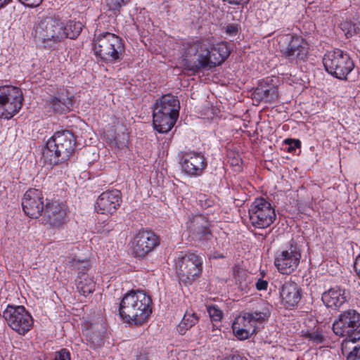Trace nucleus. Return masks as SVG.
<instances>
[{
  "label": "nucleus",
  "instance_id": "f257e3e1",
  "mask_svg": "<svg viewBox=\"0 0 360 360\" xmlns=\"http://www.w3.org/2000/svg\"><path fill=\"white\" fill-rule=\"evenodd\" d=\"M230 51L226 43L214 45L208 39L195 41L188 44L186 51V57L197 56V61L191 64L186 59V68L193 72L201 69L212 68L219 65L229 56Z\"/></svg>",
  "mask_w": 360,
  "mask_h": 360
},
{
  "label": "nucleus",
  "instance_id": "f03ea898",
  "mask_svg": "<svg viewBox=\"0 0 360 360\" xmlns=\"http://www.w3.org/2000/svg\"><path fill=\"white\" fill-rule=\"evenodd\" d=\"M152 300L142 290H131L121 300L118 314L124 322L141 325L152 313Z\"/></svg>",
  "mask_w": 360,
  "mask_h": 360
},
{
  "label": "nucleus",
  "instance_id": "7ed1b4c3",
  "mask_svg": "<svg viewBox=\"0 0 360 360\" xmlns=\"http://www.w3.org/2000/svg\"><path fill=\"white\" fill-rule=\"evenodd\" d=\"M75 147V139L71 131H57L47 141L43 155L51 165H56L68 160Z\"/></svg>",
  "mask_w": 360,
  "mask_h": 360
},
{
  "label": "nucleus",
  "instance_id": "20e7f679",
  "mask_svg": "<svg viewBox=\"0 0 360 360\" xmlns=\"http://www.w3.org/2000/svg\"><path fill=\"white\" fill-rule=\"evenodd\" d=\"M65 24L59 20L46 17L34 27L33 34L35 40L45 48L54 49L67 39Z\"/></svg>",
  "mask_w": 360,
  "mask_h": 360
},
{
  "label": "nucleus",
  "instance_id": "39448f33",
  "mask_svg": "<svg viewBox=\"0 0 360 360\" xmlns=\"http://www.w3.org/2000/svg\"><path fill=\"white\" fill-rule=\"evenodd\" d=\"M94 53L105 63H115L121 59L124 47L120 37L110 32L97 35L94 39Z\"/></svg>",
  "mask_w": 360,
  "mask_h": 360
},
{
  "label": "nucleus",
  "instance_id": "423d86ee",
  "mask_svg": "<svg viewBox=\"0 0 360 360\" xmlns=\"http://www.w3.org/2000/svg\"><path fill=\"white\" fill-rule=\"evenodd\" d=\"M275 41L276 48L289 61L297 62L307 58L309 46L302 37L291 34H281Z\"/></svg>",
  "mask_w": 360,
  "mask_h": 360
},
{
  "label": "nucleus",
  "instance_id": "0eeeda50",
  "mask_svg": "<svg viewBox=\"0 0 360 360\" xmlns=\"http://www.w3.org/2000/svg\"><path fill=\"white\" fill-rule=\"evenodd\" d=\"M175 266L179 279L191 285L202 273V257L194 252H181L175 259Z\"/></svg>",
  "mask_w": 360,
  "mask_h": 360
},
{
  "label": "nucleus",
  "instance_id": "6e6552de",
  "mask_svg": "<svg viewBox=\"0 0 360 360\" xmlns=\"http://www.w3.org/2000/svg\"><path fill=\"white\" fill-rule=\"evenodd\" d=\"M326 70L339 79H346L354 65L349 54L340 49L328 51L323 56Z\"/></svg>",
  "mask_w": 360,
  "mask_h": 360
},
{
  "label": "nucleus",
  "instance_id": "1a4fd4ad",
  "mask_svg": "<svg viewBox=\"0 0 360 360\" xmlns=\"http://www.w3.org/2000/svg\"><path fill=\"white\" fill-rule=\"evenodd\" d=\"M66 264L72 270L79 271L76 286L79 293L84 296L92 293L95 290V282L93 277L86 272L91 266L90 261L75 253L74 255L67 257Z\"/></svg>",
  "mask_w": 360,
  "mask_h": 360
},
{
  "label": "nucleus",
  "instance_id": "9d476101",
  "mask_svg": "<svg viewBox=\"0 0 360 360\" xmlns=\"http://www.w3.org/2000/svg\"><path fill=\"white\" fill-rule=\"evenodd\" d=\"M22 94L13 86H0V117L10 119L21 108Z\"/></svg>",
  "mask_w": 360,
  "mask_h": 360
},
{
  "label": "nucleus",
  "instance_id": "9b49d317",
  "mask_svg": "<svg viewBox=\"0 0 360 360\" xmlns=\"http://www.w3.org/2000/svg\"><path fill=\"white\" fill-rule=\"evenodd\" d=\"M248 212L250 224L255 228H267L276 219L274 209L264 198L256 199L249 208Z\"/></svg>",
  "mask_w": 360,
  "mask_h": 360
},
{
  "label": "nucleus",
  "instance_id": "f8f14e48",
  "mask_svg": "<svg viewBox=\"0 0 360 360\" xmlns=\"http://www.w3.org/2000/svg\"><path fill=\"white\" fill-rule=\"evenodd\" d=\"M300 259V248L291 243L285 249L276 254L274 264L280 273L290 274L297 269Z\"/></svg>",
  "mask_w": 360,
  "mask_h": 360
},
{
  "label": "nucleus",
  "instance_id": "ddd939ff",
  "mask_svg": "<svg viewBox=\"0 0 360 360\" xmlns=\"http://www.w3.org/2000/svg\"><path fill=\"white\" fill-rule=\"evenodd\" d=\"M160 244L159 238L153 232L139 231L132 241V253L136 257H144Z\"/></svg>",
  "mask_w": 360,
  "mask_h": 360
},
{
  "label": "nucleus",
  "instance_id": "4468645a",
  "mask_svg": "<svg viewBox=\"0 0 360 360\" xmlns=\"http://www.w3.org/2000/svg\"><path fill=\"white\" fill-rule=\"evenodd\" d=\"M360 328V314L355 309L342 311L333 323V333L340 337H344L349 331Z\"/></svg>",
  "mask_w": 360,
  "mask_h": 360
},
{
  "label": "nucleus",
  "instance_id": "2eb2a0df",
  "mask_svg": "<svg viewBox=\"0 0 360 360\" xmlns=\"http://www.w3.org/2000/svg\"><path fill=\"white\" fill-rule=\"evenodd\" d=\"M180 164L182 170L188 175L193 176H200L207 167V162L204 155L201 153L195 151L184 153Z\"/></svg>",
  "mask_w": 360,
  "mask_h": 360
},
{
  "label": "nucleus",
  "instance_id": "dca6fc26",
  "mask_svg": "<svg viewBox=\"0 0 360 360\" xmlns=\"http://www.w3.org/2000/svg\"><path fill=\"white\" fill-rule=\"evenodd\" d=\"M121 202V193L118 190L106 191L98 197L95 210L101 214H112L120 206Z\"/></svg>",
  "mask_w": 360,
  "mask_h": 360
},
{
  "label": "nucleus",
  "instance_id": "f3484780",
  "mask_svg": "<svg viewBox=\"0 0 360 360\" xmlns=\"http://www.w3.org/2000/svg\"><path fill=\"white\" fill-rule=\"evenodd\" d=\"M210 226V222L204 216H194L188 221L189 236L195 241L210 240L212 236Z\"/></svg>",
  "mask_w": 360,
  "mask_h": 360
},
{
  "label": "nucleus",
  "instance_id": "a211bd4d",
  "mask_svg": "<svg viewBox=\"0 0 360 360\" xmlns=\"http://www.w3.org/2000/svg\"><path fill=\"white\" fill-rule=\"evenodd\" d=\"M66 206L58 201L46 203L44 209V220L45 224L54 228H59L65 221Z\"/></svg>",
  "mask_w": 360,
  "mask_h": 360
},
{
  "label": "nucleus",
  "instance_id": "6ab92c4d",
  "mask_svg": "<svg viewBox=\"0 0 360 360\" xmlns=\"http://www.w3.org/2000/svg\"><path fill=\"white\" fill-rule=\"evenodd\" d=\"M44 210L41 192L30 188L24 194V213L29 217L36 219Z\"/></svg>",
  "mask_w": 360,
  "mask_h": 360
},
{
  "label": "nucleus",
  "instance_id": "aec40b11",
  "mask_svg": "<svg viewBox=\"0 0 360 360\" xmlns=\"http://www.w3.org/2000/svg\"><path fill=\"white\" fill-rule=\"evenodd\" d=\"M252 319L246 312H242L235 318L232 329L234 335L239 340H247L256 332L257 326Z\"/></svg>",
  "mask_w": 360,
  "mask_h": 360
},
{
  "label": "nucleus",
  "instance_id": "412c9836",
  "mask_svg": "<svg viewBox=\"0 0 360 360\" xmlns=\"http://www.w3.org/2000/svg\"><path fill=\"white\" fill-rule=\"evenodd\" d=\"M48 104L53 111L58 113H66L72 107V96L67 90L63 89L52 96L48 101Z\"/></svg>",
  "mask_w": 360,
  "mask_h": 360
},
{
  "label": "nucleus",
  "instance_id": "4be33fe9",
  "mask_svg": "<svg viewBox=\"0 0 360 360\" xmlns=\"http://www.w3.org/2000/svg\"><path fill=\"white\" fill-rule=\"evenodd\" d=\"M321 300L328 308L337 309L347 301V297L344 288L335 286L323 292Z\"/></svg>",
  "mask_w": 360,
  "mask_h": 360
},
{
  "label": "nucleus",
  "instance_id": "5701e85b",
  "mask_svg": "<svg viewBox=\"0 0 360 360\" xmlns=\"http://www.w3.org/2000/svg\"><path fill=\"white\" fill-rule=\"evenodd\" d=\"M179 109L180 104L177 98L172 94H166L157 101L153 112H164L178 117Z\"/></svg>",
  "mask_w": 360,
  "mask_h": 360
},
{
  "label": "nucleus",
  "instance_id": "b1692460",
  "mask_svg": "<svg viewBox=\"0 0 360 360\" xmlns=\"http://www.w3.org/2000/svg\"><path fill=\"white\" fill-rule=\"evenodd\" d=\"M3 316L8 325L18 333L22 332V306L8 304Z\"/></svg>",
  "mask_w": 360,
  "mask_h": 360
},
{
  "label": "nucleus",
  "instance_id": "393cba45",
  "mask_svg": "<svg viewBox=\"0 0 360 360\" xmlns=\"http://www.w3.org/2000/svg\"><path fill=\"white\" fill-rule=\"evenodd\" d=\"M280 295L287 307H294L300 300V289L295 282H285L281 288Z\"/></svg>",
  "mask_w": 360,
  "mask_h": 360
},
{
  "label": "nucleus",
  "instance_id": "a878e982",
  "mask_svg": "<svg viewBox=\"0 0 360 360\" xmlns=\"http://www.w3.org/2000/svg\"><path fill=\"white\" fill-rule=\"evenodd\" d=\"M254 98L262 102H274L278 96V89L273 84L262 82L253 92Z\"/></svg>",
  "mask_w": 360,
  "mask_h": 360
},
{
  "label": "nucleus",
  "instance_id": "bb28decb",
  "mask_svg": "<svg viewBox=\"0 0 360 360\" xmlns=\"http://www.w3.org/2000/svg\"><path fill=\"white\" fill-rule=\"evenodd\" d=\"M153 122L154 128L159 133H167L171 130L176 123L178 117L164 114V112L153 113Z\"/></svg>",
  "mask_w": 360,
  "mask_h": 360
},
{
  "label": "nucleus",
  "instance_id": "cd10ccee",
  "mask_svg": "<svg viewBox=\"0 0 360 360\" xmlns=\"http://www.w3.org/2000/svg\"><path fill=\"white\" fill-rule=\"evenodd\" d=\"M270 308L271 306L268 303L262 302L255 310L246 313L250 315L256 325L257 323H262L268 320L271 314Z\"/></svg>",
  "mask_w": 360,
  "mask_h": 360
},
{
  "label": "nucleus",
  "instance_id": "c85d7f7f",
  "mask_svg": "<svg viewBox=\"0 0 360 360\" xmlns=\"http://www.w3.org/2000/svg\"><path fill=\"white\" fill-rule=\"evenodd\" d=\"M345 339L342 343V349L344 352L347 349H350V344H356L354 347H360V328L354 329V331H349L348 334L344 336Z\"/></svg>",
  "mask_w": 360,
  "mask_h": 360
},
{
  "label": "nucleus",
  "instance_id": "c756f323",
  "mask_svg": "<svg viewBox=\"0 0 360 360\" xmlns=\"http://www.w3.org/2000/svg\"><path fill=\"white\" fill-rule=\"evenodd\" d=\"M83 25L78 21L70 20L65 25L67 38L75 39L82 32Z\"/></svg>",
  "mask_w": 360,
  "mask_h": 360
},
{
  "label": "nucleus",
  "instance_id": "7c9ffc66",
  "mask_svg": "<svg viewBox=\"0 0 360 360\" xmlns=\"http://www.w3.org/2000/svg\"><path fill=\"white\" fill-rule=\"evenodd\" d=\"M198 321V316L191 311H186L183 317L179 328L181 333H184V330L193 326Z\"/></svg>",
  "mask_w": 360,
  "mask_h": 360
},
{
  "label": "nucleus",
  "instance_id": "2f4dec72",
  "mask_svg": "<svg viewBox=\"0 0 360 360\" xmlns=\"http://www.w3.org/2000/svg\"><path fill=\"white\" fill-rule=\"evenodd\" d=\"M302 336L315 345L322 343L324 340L323 334L318 330L311 332H302Z\"/></svg>",
  "mask_w": 360,
  "mask_h": 360
},
{
  "label": "nucleus",
  "instance_id": "473e14b6",
  "mask_svg": "<svg viewBox=\"0 0 360 360\" xmlns=\"http://www.w3.org/2000/svg\"><path fill=\"white\" fill-rule=\"evenodd\" d=\"M341 29L345 32V35L349 37L355 33L360 32V26H357L356 23L349 21L343 22L340 24Z\"/></svg>",
  "mask_w": 360,
  "mask_h": 360
},
{
  "label": "nucleus",
  "instance_id": "72a5a7b5",
  "mask_svg": "<svg viewBox=\"0 0 360 360\" xmlns=\"http://www.w3.org/2000/svg\"><path fill=\"white\" fill-rule=\"evenodd\" d=\"M129 1V0H105L106 6L114 13L119 12L120 9L127 5Z\"/></svg>",
  "mask_w": 360,
  "mask_h": 360
},
{
  "label": "nucleus",
  "instance_id": "f704fd0d",
  "mask_svg": "<svg viewBox=\"0 0 360 360\" xmlns=\"http://www.w3.org/2000/svg\"><path fill=\"white\" fill-rule=\"evenodd\" d=\"M207 312L213 321H219L222 319V311L215 305L208 306Z\"/></svg>",
  "mask_w": 360,
  "mask_h": 360
},
{
  "label": "nucleus",
  "instance_id": "c9c22d12",
  "mask_svg": "<svg viewBox=\"0 0 360 360\" xmlns=\"http://www.w3.org/2000/svg\"><path fill=\"white\" fill-rule=\"evenodd\" d=\"M129 140L128 134L122 132L121 134H118L116 136L112 142L116 147L120 149H122L127 147V143Z\"/></svg>",
  "mask_w": 360,
  "mask_h": 360
},
{
  "label": "nucleus",
  "instance_id": "e433bc0d",
  "mask_svg": "<svg viewBox=\"0 0 360 360\" xmlns=\"http://www.w3.org/2000/svg\"><path fill=\"white\" fill-rule=\"evenodd\" d=\"M24 333L29 331L33 326V319L24 308Z\"/></svg>",
  "mask_w": 360,
  "mask_h": 360
},
{
  "label": "nucleus",
  "instance_id": "4c0bfd02",
  "mask_svg": "<svg viewBox=\"0 0 360 360\" xmlns=\"http://www.w3.org/2000/svg\"><path fill=\"white\" fill-rule=\"evenodd\" d=\"M54 360H70V353L67 349H61L55 352Z\"/></svg>",
  "mask_w": 360,
  "mask_h": 360
},
{
  "label": "nucleus",
  "instance_id": "58836bf2",
  "mask_svg": "<svg viewBox=\"0 0 360 360\" xmlns=\"http://www.w3.org/2000/svg\"><path fill=\"white\" fill-rule=\"evenodd\" d=\"M347 360H360V347H354L347 354Z\"/></svg>",
  "mask_w": 360,
  "mask_h": 360
},
{
  "label": "nucleus",
  "instance_id": "ea45409f",
  "mask_svg": "<svg viewBox=\"0 0 360 360\" xmlns=\"http://www.w3.org/2000/svg\"><path fill=\"white\" fill-rule=\"evenodd\" d=\"M255 287L258 290H266L268 287V282L262 278H259L255 283Z\"/></svg>",
  "mask_w": 360,
  "mask_h": 360
},
{
  "label": "nucleus",
  "instance_id": "a19ab883",
  "mask_svg": "<svg viewBox=\"0 0 360 360\" xmlns=\"http://www.w3.org/2000/svg\"><path fill=\"white\" fill-rule=\"evenodd\" d=\"M43 0H24V6L28 7H37Z\"/></svg>",
  "mask_w": 360,
  "mask_h": 360
},
{
  "label": "nucleus",
  "instance_id": "79ce46f5",
  "mask_svg": "<svg viewBox=\"0 0 360 360\" xmlns=\"http://www.w3.org/2000/svg\"><path fill=\"white\" fill-rule=\"evenodd\" d=\"M222 360H247L246 358L238 354H234L224 357Z\"/></svg>",
  "mask_w": 360,
  "mask_h": 360
},
{
  "label": "nucleus",
  "instance_id": "37998d69",
  "mask_svg": "<svg viewBox=\"0 0 360 360\" xmlns=\"http://www.w3.org/2000/svg\"><path fill=\"white\" fill-rule=\"evenodd\" d=\"M238 32V27L235 25H229L226 27V32L230 35H235Z\"/></svg>",
  "mask_w": 360,
  "mask_h": 360
},
{
  "label": "nucleus",
  "instance_id": "c03bdc74",
  "mask_svg": "<svg viewBox=\"0 0 360 360\" xmlns=\"http://www.w3.org/2000/svg\"><path fill=\"white\" fill-rule=\"evenodd\" d=\"M354 269L358 277L360 278V255H359L355 260Z\"/></svg>",
  "mask_w": 360,
  "mask_h": 360
},
{
  "label": "nucleus",
  "instance_id": "a18cd8bd",
  "mask_svg": "<svg viewBox=\"0 0 360 360\" xmlns=\"http://www.w3.org/2000/svg\"><path fill=\"white\" fill-rule=\"evenodd\" d=\"M291 144L289 148V150L290 151L292 149L300 148V141L299 140H290Z\"/></svg>",
  "mask_w": 360,
  "mask_h": 360
},
{
  "label": "nucleus",
  "instance_id": "49530a36",
  "mask_svg": "<svg viewBox=\"0 0 360 360\" xmlns=\"http://www.w3.org/2000/svg\"><path fill=\"white\" fill-rule=\"evenodd\" d=\"M136 360H151V359L148 353H140L137 356Z\"/></svg>",
  "mask_w": 360,
  "mask_h": 360
},
{
  "label": "nucleus",
  "instance_id": "de8ad7c7",
  "mask_svg": "<svg viewBox=\"0 0 360 360\" xmlns=\"http://www.w3.org/2000/svg\"><path fill=\"white\" fill-rule=\"evenodd\" d=\"M12 0H0V8L8 4Z\"/></svg>",
  "mask_w": 360,
  "mask_h": 360
},
{
  "label": "nucleus",
  "instance_id": "09e8293b",
  "mask_svg": "<svg viewBox=\"0 0 360 360\" xmlns=\"http://www.w3.org/2000/svg\"><path fill=\"white\" fill-rule=\"evenodd\" d=\"M355 23L357 25V26H360V17L357 18Z\"/></svg>",
  "mask_w": 360,
  "mask_h": 360
},
{
  "label": "nucleus",
  "instance_id": "8fccbe9b",
  "mask_svg": "<svg viewBox=\"0 0 360 360\" xmlns=\"http://www.w3.org/2000/svg\"><path fill=\"white\" fill-rule=\"evenodd\" d=\"M34 360H43V359H41V358H36V359H34Z\"/></svg>",
  "mask_w": 360,
  "mask_h": 360
},
{
  "label": "nucleus",
  "instance_id": "3c124183",
  "mask_svg": "<svg viewBox=\"0 0 360 360\" xmlns=\"http://www.w3.org/2000/svg\"><path fill=\"white\" fill-rule=\"evenodd\" d=\"M217 257H223V256L222 255H219Z\"/></svg>",
  "mask_w": 360,
  "mask_h": 360
}]
</instances>
